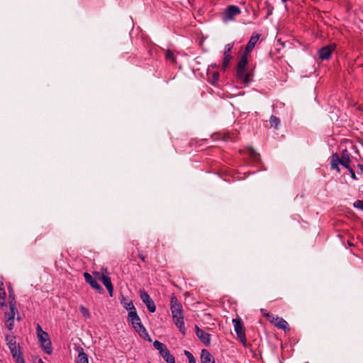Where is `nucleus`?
Segmentation results:
<instances>
[{"mask_svg": "<svg viewBox=\"0 0 363 363\" xmlns=\"http://www.w3.org/2000/svg\"><path fill=\"white\" fill-rule=\"evenodd\" d=\"M84 277L85 279V281L90 284V286L96 289L98 292L102 293L103 292V288L99 285V284L97 282L96 279H94L90 274L88 272H85L84 274Z\"/></svg>", "mask_w": 363, "mask_h": 363, "instance_id": "nucleus-12", "label": "nucleus"}, {"mask_svg": "<svg viewBox=\"0 0 363 363\" xmlns=\"http://www.w3.org/2000/svg\"><path fill=\"white\" fill-rule=\"evenodd\" d=\"M6 294L4 290L0 291V308H2L6 306Z\"/></svg>", "mask_w": 363, "mask_h": 363, "instance_id": "nucleus-25", "label": "nucleus"}, {"mask_svg": "<svg viewBox=\"0 0 363 363\" xmlns=\"http://www.w3.org/2000/svg\"><path fill=\"white\" fill-rule=\"evenodd\" d=\"M8 291H9V305L11 306L13 304L14 306H16V298H15L14 291H13V289L10 284L8 286Z\"/></svg>", "mask_w": 363, "mask_h": 363, "instance_id": "nucleus-21", "label": "nucleus"}, {"mask_svg": "<svg viewBox=\"0 0 363 363\" xmlns=\"http://www.w3.org/2000/svg\"><path fill=\"white\" fill-rule=\"evenodd\" d=\"M207 76L208 82L212 85H216L219 80L220 74L217 71H211L208 69Z\"/></svg>", "mask_w": 363, "mask_h": 363, "instance_id": "nucleus-17", "label": "nucleus"}, {"mask_svg": "<svg viewBox=\"0 0 363 363\" xmlns=\"http://www.w3.org/2000/svg\"><path fill=\"white\" fill-rule=\"evenodd\" d=\"M128 320L131 323L133 328L138 333L140 336L145 340L151 341V338L145 327L143 325L140 318L136 311L128 313Z\"/></svg>", "mask_w": 363, "mask_h": 363, "instance_id": "nucleus-3", "label": "nucleus"}, {"mask_svg": "<svg viewBox=\"0 0 363 363\" xmlns=\"http://www.w3.org/2000/svg\"><path fill=\"white\" fill-rule=\"evenodd\" d=\"M348 169V171L350 172V174H351V177L353 179H357V177H356V174H355V172H354V170L352 169V168L349 166V168H347Z\"/></svg>", "mask_w": 363, "mask_h": 363, "instance_id": "nucleus-35", "label": "nucleus"}, {"mask_svg": "<svg viewBox=\"0 0 363 363\" xmlns=\"http://www.w3.org/2000/svg\"><path fill=\"white\" fill-rule=\"evenodd\" d=\"M139 258L143 262H145V256H144L143 254H138Z\"/></svg>", "mask_w": 363, "mask_h": 363, "instance_id": "nucleus-38", "label": "nucleus"}, {"mask_svg": "<svg viewBox=\"0 0 363 363\" xmlns=\"http://www.w3.org/2000/svg\"><path fill=\"white\" fill-rule=\"evenodd\" d=\"M76 362L89 363L88 355L84 352L82 348H81L80 351L79 352Z\"/></svg>", "mask_w": 363, "mask_h": 363, "instance_id": "nucleus-20", "label": "nucleus"}, {"mask_svg": "<svg viewBox=\"0 0 363 363\" xmlns=\"http://www.w3.org/2000/svg\"><path fill=\"white\" fill-rule=\"evenodd\" d=\"M121 303L123 305L124 308L129 312L136 311V309L132 301H126V300L124 298L123 301H121Z\"/></svg>", "mask_w": 363, "mask_h": 363, "instance_id": "nucleus-22", "label": "nucleus"}, {"mask_svg": "<svg viewBox=\"0 0 363 363\" xmlns=\"http://www.w3.org/2000/svg\"><path fill=\"white\" fill-rule=\"evenodd\" d=\"M35 363H44L41 359H38Z\"/></svg>", "mask_w": 363, "mask_h": 363, "instance_id": "nucleus-41", "label": "nucleus"}, {"mask_svg": "<svg viewBox=\"0 0 363 363\" xmlns=\"http://www.w3.org/2000/svg\"><path fill=\"white\" fill-rule=\"evenodd\" d=\"M149 363H150V362H149Z\"/></svg>", "mask_w": 363, "mask_h": 363, "instance_id": "nucleus-43", "label": "nucleus"}, {"mask_svg": "<svg viewBox=\"0 0 363 363\" xmlns=\"http://www.w3.org/2000/svg\"><path fill=\"white\" fill-rule=\"evenodd\" d=\"M16 320H17L18 321H21V320H22V318H21V315H17V317H16Z\"/></svg>", "mask_w": 363, "mask_h": 363, "instance_id": "nucleus-40", "label": "nucleus"}, {"mask_svg": "<svg viewBox=\"0 0 363 363\" xmlns=\"http://www.w3.org/2000/svg\"><path fill=\"white\" fill-rule=\"evenodd\" d=\"M269 322L273 323L277 328L279 329H282L285 333L290 330L289 325L288 323L282 318L279 316L272 317V319H269Z\"/></svg>", "mask_w": 363, "mask_h": 363, "instance_id": "nucleus-11", "label": "nucleus"}, {"mask_svg": "<svg viewBox=\"0 0 363 363\" xmlns=\"http://www.w3.org/2000/svg\"><path fill=\"white\" fill-rule=\"evenodd\" d=\"M354 206L363 211V201L358 200L354 203Z\"/></svg>", "mask_w": 363, "mask_h": 363, "instance_id": "nucleus-32", "label": "nucleus"}, {"mask_svg": "<svg viewBox=\"0 0 363 363\" xmlns=\"http://www.w3.org/2000/svg\"><path fill=\"white\" fill-rule=\"evenodd\" d=\"M170 308L174 324L182 333L185 334L186 329L184 322L182 306L174 294H172L171 296Z\"/></svg>", "mask_w": 363, "mask_h": 363, "instance_id": "nucleus-2", "label": "nucleus"}, {"mask_svg": "<svg viewBox=\"0 0 363 363\" xmlns=\"http://www.w3.org/2000/svg\"><path fill=\"white\" fill-rule=\"evenodd\" d=\"M99 279L102 281L104 285L107 289V291L110 296H112L113 293V286L111 283L110 277H108V276L103 275L99 278Z\"/></svg>", "mask_w": 363, "mask_h": 363, "instance_id": "nucleus-15", "label": "nucleus"}, {"mask_svg": "<svg viewBox=\"0 0 363 363\" xmlns=\"http://www.w3.org/2000/svg\"><path fill=\"white\" fill-rule=\"evenodd\" d=\"M265 8L267 9V18L272 14L274 7L269 2L265 1L264 2Z\"/></svg>", "mask_w": 363, "mask_h": 363, "instance_id": "nucleus-26", "label": "nucleus"}, {"mask_svg": "<svg viewBox=\"0 0 363 363\" xmlns=\"http://www.w3.org/2000/svg\"><path fill=\"white\" fill-rule=\"evenodd\" d=\"M79 309H80L81 313H82V315L84 317H86V318L90 317V313H89L88 309L86 308L84 306H82Z\"/></svg>", "mask_w": 363, "mask_h": 363, "instance_id": "nucleus-30", "label": "nucleus"}, {"mask_svg": "<svg viewBox=\"0 0 363 363\" xmlns=\"http://www.w3.org/2000/svg\"><path fill=\"white\" fill-rule=\"evenodd\" d=\"M269 123L272 127L277 128L280 124V120L275 116H272L269 118Z\"/></svg>", "mask_w": 363, "mask_h": 363, "instance_id": "nucleus-24", "label": "nucleus"}, {"mask_svg": "<svg viewBox=\"0 0 363 363\" xmlns=\"http://www.w3.org/2000/svg\"><path fill=\"white\" fill-rule=\"evenodd\" d=\"M165 57H166L167 60H169V61H171L172 62H174L176 61L175 57L174 55V53L171 50H168L166 52Z\"/></svg>", "mask_w": 363, "mask_h": 363, "instance_id": "nucleus-28", "label": "nucleus"}, {"mask_svg": "<svg viewBox=\"0 0 363 363\" xmlns=\"http://www.w3.org/2000/svg\"><path fill=\"white\" fill-rule=\"evenodd\" d=\"M335 48L336 45L335 43L323 46L318 52L319 58L322 60H327L330 59Z\"/></svg>", "mask_w": 363, "mask_h": 363, "instance_id": "nucleus-9", "label": "nucleus"}, {"mask_svg": "<svg viewBox=\"0 0 363 363\" xmlns=\"http://www.w3.org/2000/svg\"><path fill=\"white\" fill-rule=\"evenodd\" d=\"M1 290H4V281H3L2 277H0V291Z\"/></svg>", "mask_w": 363, "mask_h": 363, "instance_id": "nucleus-37", "label": "nucleus"}, {"mask_svg": "<svg viewBox=\"0 0 363 363\" xmlns=\"http://www.w3.org/2000/svg\"><path fill=\"white\" fill-rule=\"evenodd\" d=\"M5 339L9 349L20 345L18 343L16 342V337L12 333L11 334L6 335Z\"/></svg>", "mask_w": 363, "mask_h": 363, "instance_id": "nucleus-19", "label": "nucleus"}, {"mask_svg": "<svg viewBox=\"0 0 363 363\" xmlns=\"http://www.w3.org/2000/svg\"><path fill=\"white\" fill-rule=\"evenodd\" d=\"M340 158H339L337 153H334L332 156L331 162H334L335 163L340 164Z\"/></svg>", "mask_w": 363, "mask_h": 363, "instance_id": "nucleus-33", "label": "nucleus"}, {"mask_svg": "<svg viewBox=\"0 0 363 363\" xmlns=\"http://www.w3.org/2000/svg\"><path fill=\"white\" fill-rule=\"evenodd\" d=\"M184 354L186 356V357L188 358L189 359V363H191V360L192 361H196V359H194V356L192 355V354L189 352V351H186L185 350L184 351Z\"/></svg>", "mask_w": 363, "mask_h": 363, "instance_id": "nucleus-31", "label": "nucleus"}, {"mask_svg": "<svg viewBox=\"0 0 363 363\" xmlns=\"http://www.w3.org/2000/svg\"><path fill=\"white\" fill-rule=\"evenodd\" d=\"M196 334L199 340L206 346H208L211 343V337L210 334L206 333L203 330L200 329L198 326L196 325Z\"/></svg>", "mask_w": 363, "mask_h": 363, "instance_id": "nucleus-13", "label": "nucleus"}, {"mask_svg": "<svg viewBox=\"0 0 363 363\" xmlns=\"http://www.w3.org/2000/svg\"><path fill=\"white\" fill-rule=\"evenodd\" d=\"M261 312L262 313V314L268 319V320L269 321V319H272V317H274L275 315H272V314H270L269 313H267L264 309H261Z\"/></svg>", "mask_w": 363, "mask_h": 363, "instance_id": "nucleus-34", "label": "nucleus"}, {"mask_svg": "<svg viewBox=\"0 0 363 363\" xmlns=\"http://www.w3.org/2000/svg\"><path fill=\"white\" fill-rule=\"evenodd\" d=\"M140 296L148 311L151 313H154L156 311V306L149 294L145 290H140Z\"/></svg>", "mask_w": 363, "mask_h": 363, "instance_id": "nucleus-10", "label": "nucleus"}, {"mask_svg": "<svg viewBox=\"0 0 363 363\" xmlns=\"http://www.w3.org/2000/svg\"><path fill=\"white\" fill-rule=\"evenodd\" d=\"M36 333L41 348L46 354H51L52 353V342L48 333L45 332L39 324L36 326Z\"/></svg>", "mask_w": 363, "mask_h": 363, "instance_id": "nucleus-4", "label": "nucleus"}, {"mask_svg": "<svg viewBox=\"0 0 363 363\" xmlns=\"http://www.w3.org/2000/svg\"><path fill=\"white\" fill-rule=\"evenodd\" d=\"M248 154L250 157L254 161L257 162L260 159V156L258 153H257L255 150L252 147L248 148Z\"/></svg>", "mask_w": 363, "mask_h": 363, "instance_id": "nucleus-23", "label": "nucleus"}, {"mask_svg": "<svg viewBox=\"0 0 363 363\" xmlns=\"http://www.w3.org/2000/svg\"><path fill=\"white\" fill-rule=\"evenodd\" d=\"M233 323L238 337L240 339L243 346H247L245 331L242 320L240 318H235L233 320Z\"/></svg>", "mask_w": 363, "mask_h": 363, "instance_id": "nucleus-7", "label": "nucleus"}, {"mask_svg": "<svg viewBox=\"0 0 363 363\" xmlns=\"http://www.w3.org/2000/svg\"><path fill=\"white\" fill-rule=\"evenodd\" d=\"M154 347L159 351L160 354L165 360L167 363H175L174 356L170 353L166 345L158 340H155L153 343Z\"/></svg>", "mask_w": 363, "mask_h": 363, "instance_id": "nucleus-5", "label": "nucleus"}, {"mask_svg": "<svg viewBox=\"0 0 363 363\" xmlns=\"http://www.w3.org/2000/svg\"><path fill=\"white\" fill-rule=\"evenodd\" d=\"M359 168L362 173H363V164H358Z\"/></svg>", "mask_w": 363, "mask_h": 363, "instance_id": "nucleus-39", "label": "nucleus"}, {"mask_svg": "<svg viewBox=\"0 0 363 363\" xmlns=\"http://www.w3.org/2000/svg\"><path fill=\"white\" fill-rule=\"evenodd\" d=\"M16 363H26V362H25V360H24V359H22V360H21V361H19V362H16Z\"/></svg>", "mask_w": 363, "mask_h": 363, "instance_id": "nucleus-42", "label": "nucleus"}, {"mask_svg": "<svg viewBox=\"0 0 363 363\" xmlns=\"http://www.w3.org/2000/svg\"><path fill=\"white\" fill-rule=\"evenodd\" d=\"M240 12V9L238 6H228L223 13V21L225 22L232 21L234 19L235 16L239 15Z\"/></svg>", "mask_w": 363, "mask_h": 363, "instance_id": "nucleus-8", "label": "nucleus"}, {"mask_svg": "<svg viewBox=\"0 0 363 363\" xmlns=\"http://www.w3.org/2000/svg\"><path fill=\"white\" fill-rule=\"evenodd\" d=\"M231 57V55H223V61L222 64L223 69L225 70L228 66Z\"/></svg>", "mask_w": 363, "mask_h": 363, "instance_id": "nucleus-27", "label": "nucleus"}, {"mask_svg": "<svg viewBox=\"0 0 363 363\" xmlns=\"http://www.w3.org/2000/svg\"><path fill=\"white\" fill-rule=\"evenodd\" d=\"M259 38V35L251 36L245 48L244 53L241 55L236 68V78L238 82L245 86H247L253 79V72L247 70V55L252 52L255 45Z\"/></svg>", "mask_w": 363, "mask_h": 363, "instance_id": "nucleus-1", "label": "nucleus"}, {"mask_svg": "<svg viewBox=\"0 0 363 363\" xmlns=\"http://www.w3.org/2000/svg\"><path fill=\"white\" fill-rule=\"evenodd\" d=\"M16 306H9V311L4 313L6 328L11 331L14 328L15 316L18 313Z\"/></svg>", "mask_w": 363, "mask_h": 363, "instance_id": "nucleus-6", "label": "nucleus"}, {"mask_svg": "<svg viewBox=\"0 0 363 363\" xmlns=\"http://www.w3.org/2000/svg\"><path fill=\"white\" fill-rule=\"evenodd\" d=\"M350 162V155L347 150L345 149L341 152L340 164L345 168H349Z\"/></svg>", "mask_w": 363, "mask_h": 363, "instance_id": "nucleus-14", "label": "nucleus"}, {"mask_svg": "<svg viewBox=\"0 0 363 363\" xmlns=\"http://www.w3.org/2000/svg\"><path fill=\"white\" fill-rule=\"evenodd\" d=\"M233 48V43H228L225 45L223 55H230V52Z\"/></svg>", "mask_w": 363, "mask_h": 363, "instance_id": "nucleus-29", "label": "nucleus"}, {"mask_svg": "<svg viewBox=\"0 0 363 363\" xmlns=\"http://www.w3.org/2000/svg\"><path fill=\"white\" fill-rule=\"evenodd\" d=\"M9 350L11 352V354H12L13 358L15 359L16 362H18L24 359L23 357L22 352L21 351L20 345L9 348Z\"/></svg>", "mask_w": 363, "mask_h": 363, "instance_id": "nucleus-16", "label": "nucleus"}, {"mask_svg": "<svg viewBox=\"0 0 363 363\" xmlns=\"http://www.w3.org/2000/svg\"><path fill=\"white\" fill-rule=\"evenodd\" d=\"M331 168L333 169H336L337 172H340V168L338 167L337 163H335L334 162H331Z\"/></svg>", "mask_w": 363, "mask_h": 363, "instance_id": "nucleus-36", "label": "nucleus"}, {"mask_svg": "<svg viewBox=\"0 0 363 363\" xmlns=\"http://www.w3.org/2000/svg\"><path fill=\"white\" fill-rule=\"evenodd\" d=\"M201 360L202 363H215L211 354L207 350H202L201 354Z\"/></svg>", "mask_w": 363, "mask_h": 363, "instance_id": "nucleus-18", "label": "nucleus"}]
</instances>
